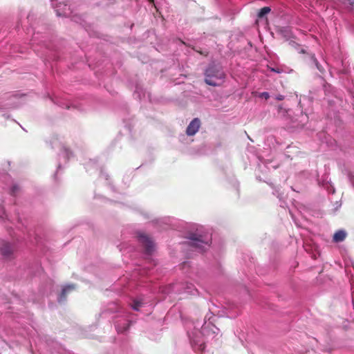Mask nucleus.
I'll return each instance as SVG.
<instances>
[{
	"mask_svg": "<svg viewBox=\"0 0 354 354\" xmlns=\"http://www.w3.org/2000/svg\"><path fill=\"white\" fill-rule=\"evenodd\" d=\"M141 306H142V303L137 300H134L133 304L131 305L132 308L136 310H138L139 308Z\"/></svg>",
	"mask_w": 354,
	"mask_h": 354,
	"instance_id": "obj_9",
	"label": "nucleus"
},
{
	"mask_svg": "<svg viewBox=\"0 0 354 354\" xmlns=\"http://www.w3.org/2000/svg\"><path fill=\"white\" fill-rule=\"evenodd\" d=\"M138 241L142 244L147 254H151L153 251L154 243L153 241L144 233H138Z\"/></svg>",
	"mask_w": 354,
	"mask_h": 354,
	"instance_id": "obj_3",
	"label": "nucleus"
},
{
	"mask_svg": "<svg viewBox=\"0 0 354 354\" xmlns=\"http://www.w3.org/2000/svg\"><path fill=\"white\" fill-rule=\"evenodd\" d=\"M205 77V82L207 84L217 86L221 84L225 75L221 68H207Z\"/></svg>",
	"mask_w": 354,
	"mask_h": 354,
	"instance_id": "obj_1",
	"label": "nucleus"
},
{
	"mask_svg": "<svg viewBox=\"0 0 354 354\" xmlns=\"http://www.w3.org/2000/svg\"><path fill=\"white\" fill-rule=\"evenodd\" d=\"M75 288V285H68V286L64 287L62 289V292L59 295V301H61L62 300H64L67 296L68 292L69 291L74 290Z\"/></svg>",
	"mask_w": 354,
	"mask_h": 354,
	"instance_id": "obj_7",
	"label": "nucleus"
},
{
	"mask_svg": "<svg viewBox=\"0 0 354 354\" xmlns=\"http://www.w3.org/2000/svg\"><path fill=\"white\" fill-rule=\"evenodd\" d=\"M200 127L201 120L197 118L193 119L187 127V135L189 136L195 135L198 131Z\"/></svg>",
	"mask_w": 354,
	"mask_h": 354,
	"instance_id": "obj_4",
	"label": "nucleus"
},
{
	"mask_svg": "<svg viewBox=\"0 0 354 354\" xmlns=\"http://www.w3.org/2000/svg\"><path fill=\"white\" fill-rule=\"evenodd\" d=\"M276 99L279 101L283 100L284 99V96L282 95H279L276 97Z\"/></svg>",
	"mask_w": 354,
	"mask_h": 354,
	"instance_id": "obj_15",
	"label": "nucleus"
},
{
	"mask_svg": "<svg viewBox=\"0 0 354 354\" xmlns=\"http://www.w3.org/2000/svg\"><path fill=\"white\" fill-rule=\"evenodd\" d=\"M259 97L261 98L268 100L270 97V95L268 92H262L259 94Z\"/></svg>",
	"mask_w": 354,
	"mask_h": 354,
	"instance_id": "obj_10",
	"label": "nucleus"
},
{
	"mask_svg": "<svg viewBox=\"0 0 354 354\" xmlns=\"http://www.w3.org/2000/svg\"><path fill=\"white\" fill-rule=\"evenodd\" d=\"M0 252L4 258L10 259L12 257L13 250L11 245L5 241L0 243Z\"/></svg>",
	"mask_w": 354,
	"mask_h": 354,
	"instance_id": "obj_5",
	"label": "nucleus"
},
{
	"mask_svg": "<svg viewBox=\"0 0 354 354\" xmlns=\"http://www.w3.org/2000/svg\"><path fill=\"white\" fill-rule=\"evenodd\" d=\"M192 49L195 51H196L197 53H198L199 54L202 55H204V56H207V54H208V52L207 51H202V50H197L194 47H192Z\"/></svg>",
	"mask_w": 354,
	"mask_h": 354,
	"instance_id": "obj_12",
	"label": "nucleus"
},
{
	"mask_svg": "<svg viewBox=\"0 0 354 354\" xmlns=\"http://www.w3.org/2000/svg\"><path fill=\"white\" fill-rule=\"evenodd\" d=\"M348 3L352 6L354 7V0H347Z\"/></svg>",
	"mask_w": 354,
	"mask_h": 354,
	"instance_id": "obj_16",
	"label": "nucleus"
},
{
	"mask_svg": "<svg viewBox=\"0 0 354 354\" xmlns=\"http://www.w3.org/2000/svg\"><path fill=\"white\" fill-rule=\"evenodd\" d=\"M179 40H180V41L183 44H184V45H185V46H190L189 45H187V44L185 42H184L183 41H182V40H180V39H179Z\"/></svg>",
	"mask_w": 354,
	"mask_h": 354,
	"instance_id": "obj_17",
	"label": "nucleus"
},
{
	"mask_svg": "<svg viewBox=\"0 0 354 354\" xmlns=\"http://www.w3.org/2000/svg\"><path fill=\"white\" fill-rule=\"evenodd\" d=\"M189 239L191 240L190 245L200 252L204 251L209 245L211 241L210 237L196 234H191Z\"/></svg>",
	"mask_w": 354,
	"mask_h": 354,
	"instance_id": "obj_2",
	"label": "nucleus"
},
{
	"mask_svg": "<svg viewBox=\"0 0 354 354\" xmlns=\"http://www.w3.org/2000/svg\"><path fill=\"white\" fill-rule=\"evenodd\" d=\"M346 236V233L344 230H339L336 232L334 235L333 240L335 243L343 241Z\"/></svg>",
	"mask_w": 354,
	"mask_h": 354,
	"instance_id": "obj_6",
	"label": "nucleus"
},
{
	"mask_svg": "<svg viewBox=\"0 0 354 354\" xmlns=\"http://www.w3.org/2000/svg\"><path fill=\"white\" fill-rule=\"evenodd\" d=\"M309 58L311 60V62L310 64H315V65H316L317 66L318 62H317V59H315V56L312 55H309Z\"/></svg>",
	"mask_w": 354,
	"mask_h": 354,
	"instance_id": "obj_11",
	"label": "nucleus"
},
{
	"mask_svg": "<svg viewBox=\"0 0 354 354\" xmlns=\"http://www.w3.org/2000/svg\"><path fill=\"white\" fill-rule=\"evenodd\" d=\"M271 68V72H275L277 73H280L283 71L281 68Z\"/></svg>",
	"mask_w": 354,
	"mask_h": 354,
	"instance_id": "obj_13",
	"label": "nucleus"
},
{
	"mask_svg": "<svg viewBox=\"0 0 354 354\" xmlns=\"http://www.w3.org/2000/svg\"><path fill=\"white\" fill-rule=\"evenodd\" d=\"M271 9L270 7H263L260 9L259 12H258V17L259 18L263 17L266 15L268 14L270 12Z\"/></svg>",
	"mask_w": 354,
	"mask_h": 354,
	"instance_id": "obj_8",
	"label": "nucleus"
},
{
	"mask_svg": "<svg viewBox=\"0 0 354 354\" xmlns=\"http://www.w3.org/2000/svg\"><path fill=\"white\" fill-rule=\"evenodd\" d=\"M150 2H153V0H148Z\"/></svg>",
	"mask_w": 354,
	"mask_h": 354,
	"instance_id": "obj_18",
	"label": "nucleus"
},
{
	"mask_svg": "<svg viewBox=\"0 0 354 354\" xmlns=\"http://www.w3.org/2000/svg\"><path fill=\"white\" fill-rule=\"evenodd\" d=\"M18 189H19V187L17 186H13L12 188V193L13 194H15V193L17 192V191H18Z\"/></svg>",
	"mask_w": 354,
	"mask_h": 354,
	"instance_id": "obj_14",
	"label": "nucleus"
}]
</instances>
